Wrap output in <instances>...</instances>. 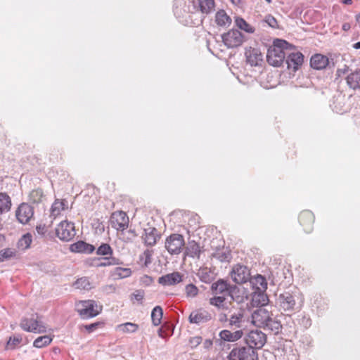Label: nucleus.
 <instances>
[{
    "label": "nucleus",
    "mask_w": 360,
    "mask_h": 360,
    "mask_svg": "<svg viewBox=\"0 0 360 360\" xmlns=\"http://www.w3.org/2000/svg\"><path fill=\"white\" fill-rule=\"evenodd\" d=\"M342 3L347 5H350L352 4V0H342Z\"/></svg>",
    "instance_id": "338daca9"
},
{
    "label": "nucleus",
    "mask_w": 360,
    "mask_h": 360,
    "mask_svg": "<svg viewBox=\"0 0 360 360\" xmlns=\"http://www.w3.org/2000/svg\"><path fill=\"white\" fill-rule=\"evenodd\" d=\"M132 296L138 302H141L144 297V292L142 290H136Z\"/></svg>",
    "instance_id": "5fc2aeb1"
},
{
    "label": "nucleus",
    "mask_w": 360,
    "mask_h": 360,
    "mask_svg": "<svg viewBox=\"0 0 360 360\" xmlns=\"http://www.w3.org/2000/svg\"><path fill=\"white\" fill-rule=\"evenodd\" d=\"M101 262L97 264L98 266H107L116 265L119 264V259L112 256L104 257L99 259Z\"/></svg>",
    "instance_id": "c03bdc74"
},
{
    "label": "nucleus",
    "mask_w": 360,
    "mask_h": 360,
    "mask_svg": "<svg viewBox=\"0 0 360 360\" xmlns=\"http://www.w3.org/2000/svg\"><path fill=\"white\" fill-rule=\"evenodd\" d=\"M30 201L32 203H40L44 201L45 199V195L44 194V192L42 189L41 188H37L32 190L29 195Z\"/></svg>",
    "instance_id": "473e14b6"
},
{
    "label": "nucleus",
    "mask_w": 360,
    "mask_h": 360,
    "mask_svg": "<svg viewBox=\"0 0 360 360\" xmlns=\"http://www.w3.org/2000/svg\"><path fill=\"white\" fill-rule=\"evenodd\" d=\"M15 255V252L10 248H6L0 250V262H4L11 258Z\"/></svg>",
    "instance_id": "49530a36"
},
{
    "label": "nucleus",
    "mask_w": 360,
    "mask_h": 360,
    "mask_svg": "<svg viewBox=\"0 0 360 360\" xmlns=\"http://www.w3.org/2000/svg\"><path fill=\"white\" fill-rule=\"evenodd\" d=\"M12 206L11 199L6 193H0V214L9 212Z\"/></svg>",
    "instance_id": "bb28decb"
},
{
    "label": "nucleus",
    "mask_w": 360,
    "mask_h": 360,
    "mask_svg": "<svg viewBox=\"0 0 360 360\" xmlns=\"http://www.w3.org/2000/svg\"><path fill=\"white\" fill-rule=\"evenodd\" d=\"M163 315V311L161 307L156 306L151 312V319L154 326H157L160 324Z\"/></svg>",
    "instance_id": "c9c22d12"
},
{
    "label": "nucleus",
    "mask_w": 360,
    "mask_h": 360,
    "mask_svg": "<svg viewBox=\"0 0 360 360\" xmlns=\"http://www.w3.org/2000/svg\"><path fill=\"white\" fill-rule=\"evenodd\" d=\"M98 324V323H94L89 325H86L84 328L89 333H91L97 328Z\"/></svg>",
    "instance_id": "13d9d810"
},
{
    "label": "nucleus",
    "mask_w": 360,
    "mask_h": 360,
    "mask_svg": "<svg viewBox=\"0 0 360 360\" xmlns=\"http://www.w3.org/2000/svg\"><path fill=\"white\" fill-rule=\"evenodd\" d=\"M215 21L219 26H226L231 24V19L224 10H220L216 13Z\"/></svg>",
    "instance_id": "7c9ffc66"
},
{
    "label": "nucleus",
    "mask_w": 360,
    "mask_h": 360,
    "mask_svg": "<svg viewBox=\"0 0 360 360\" xmlns=\"http://www.w3.org/2000/svg\"><path fill=\"white\" fill-rule=\"evenodd\" d=\"M276 304L282 314L290 315L296 310L295 295L290 292H285L278 295Z\"/></svg>",
    "instance_id": "20e7f679"
},
{
    "label": "nucleus",
    "mask_w": 360,
    "mask_h": 360,
    "mask_svg": "<svg viewBox=\"0 0 360 360\" xmlns=\"http://www.w3.org/2000/svg\"><path fill=\"white\" fill-rule=\"evenodd\" d=\"M235 22H236V26L239 29L244 30L247 33L252 34L255 30V28L252 26H251L250 24H248L243 18L238 17L236 18Z\"/></svg>",
    "instance_id": "58836bf2"
},
{
    "label": "nucleus",
    "mask_w": 360,
    "mask_h": 360,
    "mask_svg": "<svg viewBox=\"0 0 360 360\" xmlns=\"http://www.w3.org/2000/svg\"><path fill=\"white\" fill-rule=\"evenodd\" d=\"M112 249L110 246V245L107 243H103L96 250V254L98 255H101L104 257L112 256Z\"/></svg>",
    "instance_id": "79ce46f5"
},
{
    "label": "nucleus",
    "mask_w": 360,
    "mask_h": 360,
    "mask_svg": "<svg viewBox=\"0 0 360 360\" xmlns=\"http://www.w3.org/2000/svg\"><path fill=\"white\" fill-rule=\"evenodd\" d=\"M183 276L179 272L174 271L160 276L158 283L162 285H174L183 281Z\"/></svg>",
    "instance_id": "aec40b11"
},
{
    "label": "nucleus",
    "mask_w": 360,
    "mask_h": 360,
    "mask_svg": "<svg viewBox=\"0 0 360 360\" xmlns=\"http://www.w3.org/2000/svg\"><path fill=\"white\" fill-rule=\"evenodd\" d=\"M229 316L222 314L219 315V321L220 322H228L229 323Z\"/></svg>",
    "instance_id": "680f3d73"
},
{
    "label": "nucleus",
    "mask_w": 360,
    "mask_h": 360,
    "mask_svg": "<svg viewBox=\"0 0 360 360\" xmlns=\"http://www.w3.org/2000/svg\"><path fill=\"white\" fill-rule=\"evenodd\" d=\"M230 360H258L256 350L248 345L234 347L229 354Z\"/></svg>",
    "instance_id": "39448f33"
},
{
    "label": "nucleus",
    "mask_w": 360,
    "mask_h": 360,
    "mask_svg": "<svg viewBox=\"0 0 360 360\" xmlns=\"http://www.w3.org/2000/svg\"><path fill=\"white\" fill-rule=\"evenodd\" d=\"M271 313L264 307H259L254 311L251 316L250 323L257 327L262 328L271 316Z\"/></svg>",
    "instance_id": "ddd939ff"
},
{
    "label": "nucleus",
    "mask_w": 360,
    "mask_h": 360,
    "mask_svg": "<svg viewBox=\"0 0 360 360\" xmlns=\"http://www.w3.org/2000/svg\"><path fill=\"white\" fill-rule=\"evenodd\" d=\"M20 326L24 330L38 333H45L47 328L38 317L36 319L34 317L22 319L20 322Z\"/></svg>",
    "instance_id": "1a4fd4ad"
},
{
    "label": "nucleus",
    "mask_w": 360,
    "mask_h": 360,
    "mask_svg": "<svg viewBox=\"0 0 360 360\" xmlns=\"http://www.w3.org/2000/svg\"><path fill=\"white\" fill-rule=\"evenodd\" d=\"M350 29V25L349 23H344L342 25V30L345 31H347Z\"/></svg>",
    "instance_id": "e2e57ef3"
},
{
    "label": "nucleus",
    "mask_w": 360,
    "mask_h": 360,
    "mask_svg": "<svg viewBox=\"0 0 360 360\" xmlns=\"http://www.w3.org/2000/svg\"><path fill=\"white\" fill-rule=\"evenodd\" d=\"M33 215V207L26 202L21 203L15 211L16 219L22 224H27Z\"/></svg>",
    "instance_id": "f8f14e48"
},
{
    "label": "nucleus",
    "mask_w": 360,
    "mask_h": 360,
    "mask_svg": "<svg viewBox=\"0 0 360 360\" xmlns=\"http://www.w3.org/2000/svg\"><path fill=\"white\" fill-rule=\"evenodd\" d=\"M37 232L39 235L44 236L47 231L45 224H39L36 227Z\"/></svg>",
    "instance_id": "6e6d98bb"
},
{
    "label": "nucleus",
    "mask_w": 360,
    "mask_h": 360,
    "mask_svg": "<svg viewBox=\"0 0 360 360\" xmlns=\"http://www.w3.org/2000/svg\"><path fill=\"white\" fill-rule=\"evenodd\" d=\"M21 246H24L25 248L30 247L32 243V236L30 234L24 235L19 241Z\"/></svg>",
    "instance_id": "3c124183"
},
{
    "label": "nucleus",
    "mask_w": 360,
    "mask_h": 360,
    "mask_svg": "<svg viewBox=\"0 0 360 360\" xmlns=\"http://www.w3.org/2000/svg\"><path fill=\"white\" fill-rule=\"evenodd\" d=\"M108 290H110L112 291H114L115 290V286H113L112 285H107L105 287V291H108Z\"/></svg>",
    "instance_id": "0e129e2a"
},
{
    "label": "nucleus",
    "mask_w": 360,
    "mask_h": 360,
    "mask_svg": "<svg viewBox=\"0 0 360 360\" xmlns=\"http://www.w3.org/2000/svg\"><path fill=\"white\" fill-rule=\"evenodd\" d=\"M266 22L271 27L275 28L278 26L277 21L272 15H267L265 19Z\"/></svg>",
    "instance_id": "864d4df0"
},
{
    "label": "nucleus",
    "mask_w": 360,
    "mask_h": 360,
    "mask_svg": "<svg viewBox=\"0 0 360 360\" xmlns=\"http://www.w3.org/2000/svg\"><path fill=\"white\" fill-rule=\"evenodd\" d=\"M310 65L313 69L323 70L326 67H334L335 64L333 61H330L327 56L320 53H316L311 56Z\"/></svg>",
    "instance_id": "dca6fc26"
},
{
    "label": "nucleus",
    "mask_w": 360,
    "mask_h": 360,
    "mask_svg": "<svg viewBox=\"0 0 360 360\" xmlns=\"http://www.w3.org/2000/svg\"><path fill=\"white\" fill-rule=\"evenodd\" d=\"M268 297L265 291L257 290L253 292L252 302L257 305L264 306L268 302Z\"/></svg>",
    "instance_id": "c756f323"
},
{
    "label": "nucleus",
    "mask_w": 360,
    "mask_h": 360,
    "mask_svg": "<svg viewBox=\"0 0 360 360\" xmlns=\"http://www.w3.org/2000/svg\"><path fill=\"white\" fill-rule=\"evenodd\" d=\"M152 254L153 252L149 250H146L143 252V255L140 256V259L143 260L144 259V266H148L152 262Z\"/></svg>",
    "instance_id": "de8ad7c7"
},
{
    "label": "nucleus",
    "mask_w": 360,
    "mask_h": 360,
    "mask_svg": "<svg viewBox=\"0 0 360 360\" xmlns=\"http://www.w3.org/2000/svg\"><path fill=\"white\" fill-rule=\"evenodd\" d=\"M74 286L77 289L84 290H89L90 289L92 288L91 283H90L89 278L86 277H82L77 279L75 282Z\"/></svg>",
    "instance_id": "4c0bfd02"
},
{
    "label": "nucleus",
    "mask_w": 360,
    "mask_h": 360,
    "mask_svg": "<svg viewBox=\"0 0 360 360\" xmlns=\"http://www.w3.org/2000/svg\"><path fill=\"white\" fill-rule=\"evenodd\" d=\"M222 40L228 48H235L242 44L243 35L238 30H231L224 34Z\"/></svg>",
    "instance_id": "9d476101"
},
{
    "label": "nucleus",
    "mask_w": 360,
    "mask_h": 360,
    "mask_svg": "<svg viewBox=\"0 0 360 360\" xmlns=\"http://www.w3.org/2000/svg\"><path fill=\"white\" fill-rule=\"evenodd\" d=\"M184 245V238L180 234H171L165 240V248L171 255H179Z\"/></svg>",
    "instance_id": "423d86ee"
},
{
    "label": "nucleus",
    "mask_w": 360,
    "mask_h": 360,
    "mask_svg": "<svg viewBox=\"0 0 360 360\" xmlns=\"http://www.w3.org/2000/svg\"><path fill=\"white\" fill-rule=\"evenodd\" d=\"M200 254V248L198 243L194 240L188 242L185 249V255L191 257L199 258Z\"/></svg>",
    "instance_id": "cd10ccee"
},
{
    "label": "nucleus",
    "mask_w": 360,
    "mask_h": 360,
    "mask_svg": "<svg viewBox=\"0 0 360 360\" xmlns=\"http://www.w3.org/2000/svg\"><path fill=\"white\" fill-rule=\"evenodd\" d=\"M236 287L231 285L223 279H219L215 283H213L211 289L215 294L231 295L235 292Z\"/></svg>",
    "instance_id": "a211bd4d"
},
{
    "label": "nucleus",
    "mask_w": 360,
    "mask_h": 360,
    "mask_svg": "<svg viewBox=\"0 0 360 360\" xmlns=\"http://www.w3.org/2000/svg\"><path fill=\"white\" fill-rule=\"evenodd\" d=\"M56 233L61 240L70 241L76 235L75 224L67 220L62 221L56 227Z\"/></svg>",
    "instance_id": "6e6552de"
},
{
    "label": "nucleus",
    "mask_w": 360,
    "mask_h": 360,
    "mask_svg": "<svg viewBox=\"0 0 360 360\" xmlns=\"http://www.w3.org/2000/svg\"><path fill=\"white\" fill-rule=\"evenodd\" d=\"M347 84L352 89H360V70H357L346 77Z\"/></svg>",
    "instance_id": "b1692460"
},
{
    "label": "nucleus",
    "mask_w": 360,
    "mask_h": 360,
    "mask_svg": "<svg viewBox=\"0 0 360 360\" xmlns=\"http://www.w3.org/2000/svg\"><path fill=\"white\" fill-rule=\"evenodd\" d=\"M213 345L212 340L210 339H206L203 342V347L206 349H210Z\"/></svg>",
    "instance_id": "bf43d9fd"
},
{
    "label": "nucleus",
    "mask_w": 360,
    "mask_h": 360,
    "mask_svg": "<svg viewBox=\"0 0 360 360\" xmlns=\"http://www.w3.org/2000/svg\"><path fill=\"white\" fill-rule=\"evenodd\" d=\"M141 281L146 284V285H149L150 284H151L153 281L152 277L148 276V275H144L143 276H142L141 278Z\"/></svg>",
    "instance_id": "4d7b16f0"
},
{
    "label": "nucleus",
    "mask_w": 360,
    "mask_h": 360,
    "mask_svg": "<svg viewBox=\"0 0 360 360\" xmlns=\"http://www.w3.org/2000/svg\"><path fill=\"white\" fill-rule=\"evenodd\" d=\"M292 50H288V53L285 57V62L288 69H292L294 72L297 70L302 65L304 61V56L300 52H291Z\"/></svg>",
    "instance_id": "2eb2a0df"
},
{
    "label": "nucleus",
    "mask_w": 360,
    "mask_h": 360,
    "mask_svg": "<svg viewBox=\"0 0 360 360\" xmlns=\"http://www.w3.org/2000/svg\"><path fill=\"white\" fill-rule=\"evenodd\" d=\"M212 256L220 262H227L231 259L230 252L225 248L217 250Z\"/></svg>",
    "instance_id": "72a5a7b5"
},
{
    "label": "nucleus",
    "mask_w": 360,
    "mask_h": 360,
    "mask_svg": "<svg viewBox=\"0 0 360 360\" xmlns=\"http://www.w3.org/2000/svg\"><path fill=\"white\" fill-rule=\"evenodd\" d=\"M145 234L142 236L144 243L148 246H153L160 238L158 230L155 227H148L144 229Z\"/></svg>",
    "instance_id": "4be33fe9"
},
{
    "label": "nucleus",
    "mask_w": 360,
    "mask_h": 360,
    "mask_svg": "<svg viewBox=\"0 0 360 360\" xmlns=\"http://www.w3.org/2000/svg\"><path fill=\"white\" fill-rule=\"evenodd\" d=\"M225 301L224 296H216L210 300V303L216 307H221Z\"/></svg>",
    "instance_id": "8fccbe9b"
},
{
    "label": "nucleus",
    "mask_w": 360,
    "mask_h": 360,
    "mask_svg": "<svg viewBox=\"0 0 360 360\" xmlns=\"http://www.w3.org/2000/svg\"><path fill=\"white\" fill-rule=\"evenodd\" d=\"M246 60L251 66H259L263 62V56L258 49L250 47L245 50Z\"/></svg>",
    "instance_id": "6ab92c4d"
},
{
    "label": "nucleus",
    "mask_w": 360,
    "mask_h": 360,
    "mask_svg": "<svg viewBox=\"0 0 360 360\" xmlns=\"http://www.w3.org/2000/svg\"><path fill=\"white\" fill-rule=\"evenodd\" d=\"M68 209V202L65 200L56 199L53 203L51 209V215L56 218L60 214L62 210Z\"/></svg>",
    "instance_id": "a878e982"
},
{
    "label": "nucleus",
    "mask_w": 360,
    "mask_h": 360,
    "mask_svg": "<svg viewBox=\"0 0 360 360\" xmlns=\"http://www.w3.org/2000/svg\"><path fill=\"white\" fill-rule=\"evenodd\" d=\"M22 341V338L20 335H15L13 338H10L7 342V347L10 349L14 348L19 345Z\"/></svg>",
    "instance_id": "09e8293b"
},
{
    "label": "nucleus",
    "mask_w": 360,
    "mask_h": 360,
    "mask_svg": "<svg viewBox=\"0 0 360 360\" xmlns=\"http://www.w3.org/2000/svg\"><path fill=\"white\" fill-rule=\"evenodd\" d=\"M117 327L119 330L123 333H134L139 328V326L137 324L130 322L120 324Z\"/></svg>",
    "instance_id": "37998d69"
},
{
    "label": "nucleus",
    "mask_w": 360,
    "mask_h": 360,
    "mask_svg": "<svg viewBox=\"0 0 360 360\" xmlns=\"http://www.w3.org/2000/svg\"><path fill=\"white\" fill-rule=\"evenodd\" d=\"M251 283L255 288V291L262 290L266 291L267 288V283L264 276L257 275L251 280Z\"/></svg>",
    "instance_id": "c85d7f7f"
},
{
    "label": "nucleus",
    "mask_w": 360,
    "mask_h": 360,
    "mask_svg": "<svg viewBox=\"0 0 360 360\" xmlns=\"http://www.w3.org/2000/svg\"><path fill=\"white\" fill-rule=\"evenodd\" d=\"M212 319L211 314L207 310L199 309L193 311L188 317L191 323L200 325L208 322Z\"/></svg>",
    "instance_id": "f3484780"
},
{
    "label": "nucleus",
    "mask_w": 360,
    "mask_h": 360,
    "mask_svg": "<svg viewBox=\"0 0 360 360\" xmlns=\"http://www.w3.org/2000/svg\"><path fill=\"white\" fill-rule=\"evenodd\" d=\"M131 274V270L129 268L116 267L113 272L115 278H124L129 277Z\"/></svg>",
    "instance_id": "ea45409f"
},
{
    "label": "nucleus",
    "mask_w": 360,
    "mask_h": 360,
    "mask_svg": "<svg viewBox=\"0 0 360 360\" xmlns=\"http://www.w3.org/2000/svg\"><path fill=\"white\" fill-rule=\"evenodd\" d=\"M103 307L92 300H81L76 303L75 309L83 319L96 316L102 311Z\"/></svg>",
    "instance_id": "f03ea898"
},
{
    "label": "nucleus",
    "mask_w": 360,
    "mask_h": 360,
    "mask_svg": "<svg viewBox=\"0 0 360 360\" xmlns=\"http://www.w3.org/2000/svg\"><path fill=\"white\" fill-rule=\"evenodd\" d=\"M110 222L112 228L117 230H124L129 224V217L123 211L115 212L112 214Z\"/></svg>",
    "instance_id": "4468645a"
},
{
    "label": "nucleus",
    "mask_w": 360,
    "mask_h": 360,
    "mask_svg": "<svg viewBox=\"0 0 360 360\" xmlns=\"http://www.w3.org/2000/svg\"><path fill=\"white\" fill-rule=\"evenodd\" d=\"M262 328L272 331L274 334H278L281 329V324L271 316Z\"/></svg>",
    "instance_id": "2f4dec72"
},
{
    "label": "nucleus",
    "mask_w": 360,
    "mask_h": 360,
    "mask_svg": "<svg viewBox=\"0 0 360 360\" xmlns=\"http://www.w3.org/2000/svg\"><path fill=\"white\" fill-rule=\"evenodd\" d=\"M200 10L202 13H210L214 7V0H198Z\"/></svg>",
    "instance_id": "f704fd0d"
},
{
    "label": "nucleus",
    "mask_w": 360,
    "mask_h": 360,
    "mask_svg": "<svg viewBox=\"0 0 360 360\" xmlns=\"http://www.w3.org/2000/svg\"><path fill=\"white\" fill-rule=\"evenodd\" d=\"M234 5L238 6L240 4L242 0H230Z\"/></svg>",
    "instance_id": "69168bd1"
},
{
    "label": "nucleus",
    "mask_w": 360,
    "mask_h": 360,
    "mask_svg": "<svg viewBox=\"0 0 360 360\" xmlns=\"http://www.w3.org/2000/svg\"><path fill=\"white\" fill-rule=\"evenodd\" d=\"M52 338L49 335H44L37 338L33 343L34 347L37 348H41L50 344Z\"/></svg>",
    "instance_id": "a19ab883"
},
{
    "label": "nucleus",
    "mask_w": 360,
    "mask_h": 360,
    "mask_svg": "<svg viewBox=\"0 0 360 360\" xmlns=\"http://www.w3.org/2000/svg\"><path fill=\"white\" fill-rule=\"evenodd\" d=\"M299 220L300 224L304 226V231L307 233L311 232L314 221L313 213L309 210L303 211L300 214Z\"/></svg>",
    "instance_id": "412c9836"
},
{
    "label": "nucleus",
    "mask_w": 360,
    "mask_h": 360,
    "mask_svg": "<svg viewBox=\"0 0 360 360\" xmlns=\"http://www.w3.org/2000/svg\"><path fill=\"white\" fill-rule=\"evenodd\" d=\"M231 277L236 283L242 284L250 279V272L245 266L237 264L233 267Z\"/></svg>",
    "instance_id": "9b49d317"
},
{
    "label": "nucleus",
    "mask_w": 360,
    "mask_h": 360,
    "mask_svg": "<svg viewBox=\"0 0 360 360\" xmlns=\"http://www.w3.org/2000/svg\"><path fill=\"white\" fill-rule=\"evenodd\" d=\"M198 276L202 282L207 283L212 282L214 278V273L207 268L200 269Z\"/></svg>",
    "instance_id": "e433bc0d"
},
{
    "label": "nucleus",
    "mask_w": 360,
    "mask_h": 360,
    "mask_svg": "<svg viewBox=\"0 0 360 360\" xmlns=\"http://www.w3.org/2000/svg\"><path fill=\"white\" fill-rule=\"evenodd\" d=\"M353 46L356 49H360V41L355 43Z\"/></svg>",
    "instance_id": "774afa93"
},
{
    "label": "nucleus",
    "mask_w": 360,
    "mask_h": 360,
    "mask_svg": "<svg viewBox=\"0 0 360 360\" xmlns=\"http://www.w3.org/2000/svg\"><path fill=\"white\" fill-rule=\"evenodd\" d=\"M185 292L187 297H194L198 294L199 290L195 285L190 283L186 285Z\"/></svg>",
    "instance_id": "a18cd8bd"
},
{
    "label": "nucleus",
    "mask_w": 360,
    "mask_h": 360,
    "mask_svg": "<svg viewBox=\"0 0 360 360\" xmlns=\"http://www.w3.org/2000/svg\"><path fill=\"white\" fill-rule=\"evenodd\" d=\"M71 250L73 252L91 253L94 251L95 248L84 241H78L71 245Z\"/></svg>",
    "instance_id": "393cba45"
},
{
    "label": "nucleus",
    "mask_w": 360,
    "mask_h": 360,
    "mask_svg": "<svg viewBox=\"0 0 360 360\" xmlns=\"http://www.w3.org/2000/svg\"><path fill=\"white\" fill-rule=\"evenodd\" d=\"M295 46L285 40L276 39L267 51L266 59L269 65L274 67L281 66L285 61L288 50H294Z\"/></svg>",
    "instance_id": "f257e3e1"
},
{
    "label": "nucleus",
    "mask_w": 360,
    "mask_h": 360,
    "mask_svg": "<svg viewBox=\"0 0 360 360\" xmlns=\"http://www.w3.org/2000/svg\"><path fill=\"white\" fill-rule=\"evenodd\" d=\"M245 343L250 347L261 349L266 342V335L259 330H252L245 336Z\"/></svg>",
    "instance_id": "0eeeda50"
},
{
    "label": "nucleus",
    "mask_w": 360,
    "mask_h": 360,
    "mask_svg": "<svg viewBox=\"0 0 360 360\" xmlns=\"http://www.w3.org/2000/svg\"><path fill=\"white\" fill-rule=\"evenodd\" d=\"M244 335V332L240 330H236L231 332L229 330H222L219 333V337L221 340L226 342H236L240 340Z\"/></svg>",
    "instance_id": "5701e85b"
},
{
    "label": "nucleus",
    "mask_w": 360,
    "mask_h": 360,
    "mask_svg": "<svg viewBox=\"0 0 360 360\" xmlns=\"http://www.w3.org/2000/svg\"><path fill=\"white\" fill-rule=\"evenodd\" d=\"M348 70V68L345 65L342 69H338L337 70V76L340 77L342 75H345Z\"/></svg>",
    "instance_id": "052dcab7"
},
{
    "label": "nucleus",
    "mask_w": 360,
    "mask_h": 360,
    "mask_svg": "<svg viewBox=\"0 0 360 360\" xmlns=\"http://www.w3.org/2000/svg\"><path fill=\"white\" fill-rule=\"evenodd\" d=\"M250 321L245 310L243 309L231 311L227 326L233 330H240L243 332L247 330Z\"/></svg>",
    "instance_id": "7ed1b4c3"
},
{
    "label": "nucleus",
    "mask_w": 360,
    "mask_h": 360,
    "mask_svg": "<svg viewBox=\"0 0 360 360\" xmlns=\"http://www.w3.org/2000/svg\"><path fill=\"white\" fill-rule=\"evenodd\" d=\"M202 342V338L200 336L193 337L189 340V345L191 348H195Z\"/></svg>",
    "instance_id": "603ef678"
}]
</instances>
